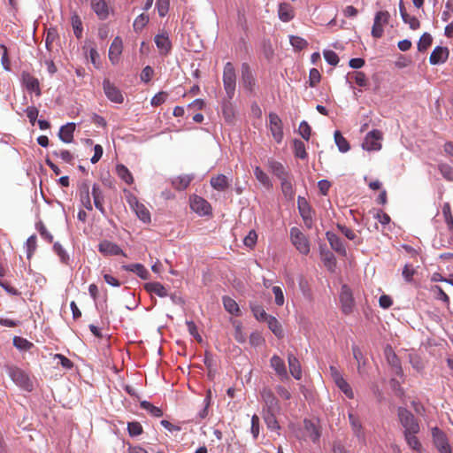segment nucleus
<instances>
[{"mask_svg": "<svg viewBox=\"0 0 453 453\" xmlns=\"http://www.w3.org/2000/svg\"><path fill=\"white\" fill-rule=\"evenodd\" d=\"M290 241L302 255L309 254L311 250L310 241L300 228L294 226L290 229Z\"/></svg>", "mask_w": 453, "mask_h": 453, "instance_id": "f257e3e1", "label": "nucleus"}, {"mask_svg": "<svg viewBox=\"0 0 453 453\" xmlns=\"http://www.w3.org/2000/svg\"><path fill=\"white\" fill-rule=\"evenodd\" d=\"M6 372L12 380L19 388L26 391H31L33 389V384L28 375L21 369L15 366H7Z\"/></svg>", "mask_w": 453, "mask_h": 453, "instance_id": "f03ea898", "label": "nucleus"}, {"mask_svg": "<svg viewBox=\"0 0 453 453\" xmlns=\"http://www.w3.org/2000/svg\"><path fill=\"white\" fill-rule=\"evenodd\" d=\"M223 83L227 96L232 98L235 91L236 75L234 67L230 62H227L224 66Z\"/></svg>", "mask_w": 453, "mask_h": 453, "instance_id": "7ed1b4c3", "label": "nucleus"}, {"mask_svg": "<svg viewBox=\"0 0 453 453\" xmlns=\"http://www.w3.org/2000/svg\"><path fill=\"white\" fill-rule=\"evenodd\" d=\"M398 418L403 427V434L419 432V425L411 411L405 408H399Z\"/></svg>", "mask_w": 453, "mask_h": 453, "instance_id": "20e7f679", "label": "nucleus"}, {"mask_svg": "<svg viewBox=\"0 0 453 453\" xmlns=\"http://www.w3.org/2000/svg\"><path fill=\"white\" fill-rule=\"evenodd\" d=\"M390 19V13L388 11H379L374 15L373 25L372 27V36L380 38L384 33V27L388 25Z\"/></svg>", "mask_w": 453, "mask_h": 453, "instance_id": "39448f33", "label": "nucleus"}, {"mask_svg": "<svg viewBox=\"0 0 453 453\" xmlns=\"http://www.w3.org/2000/svg\"><path fill=\"white\" fill-rule=\"evenodd\" d=\"M269 123L267 125L274 141L280 143L283 140V123L278 114L270 112L268 115Z\"/></svg>", "mask_w": 453, "mask_h": 453, "instance_id": "423d86ee", "label": "nucleus"}, {"mask_svg": "<svg viewBox=\"0 0 453 453\" xmlns=\"http://www.w3.org/2000/svg\"><path fill=\"white\" fill-rule=\"evenodd\" d=\"M381 139L382 134L379 130H372L365 135L362 147L367 151H378L381 149Z\"/></svg>", "mask_w": 453, "mask_h": 453, "instance_id": "0eeeda50", "label": "nucleus"}, {"mask_svg": "<svg viewBox=\"0 0 453 453\" xmlns=\"http://www.w3.org/2000/svg\"><path fill=\"white\" fill-rule=\"evenodd\" d=\"M189 202L191 210L198 215L207 216L211 214V206L204 198L194 195L190 196Z\"/></svg>", "mask_w": 453, "mask_h": 453, "instance_id": "6e6552de", "label": "nucleus"}, {"mask_svg": "<svg viewBox=\"0 0 453 453\" xmlns=\"http://www.w3.org/2000/svg\"><path fill=\"white\" fill-rule=\"evenodd\" d=\"M432 436L434 444L440 453H452L446 434L442 431L434 427L432 429Z\"/></svg>", "mask_w": 453, "mask_h": 453, "instance_id": "1a4fd4ad", "label": "nucleus"}, {"mask_svg": "<svg viewBox=\"0 0 453 453\" xmlns=\"http://www.w3.org/2000/svg\"><path fill=\"white\" fill-rule=\"evenodd\" d=\"M340 302L342 311L345 314H349L354 308V298L350 288L347 285H343L341 288Z\"/></svg>", "mask_w": 453, "mask_h": 453, "instance_id": "9d476101", "label": "nucleus"}, {"mask_svg": "<svg viewBox=\"0 0 453 453\" xmlns=\"http://www.w3.org/2000/svg\"><path fill=\"white\" fill-rule=\"evenodd\" d=\"M104 91L109 100L116 104H121L124 100L121 91L110 81L105 80L103 83Z\"/></svg>", "mask_w": 453, "mask_h": 453, "instance_id": "9b49d317", "label": "nucleus"}, {"mask_svg": "<svg viewBox=\"0 0 453 453\" xmlns=\"http://www.w3.org/2000/svg\"><path fill=\"white\" fill-rule=\"evenodd\" d=\"M128 202L139 219L144 223H149L150 221V213L144 204L139 203L134 196L130 197Z\"/></svg>", "mask_w": 453, "mask_h": 453, "instance_id": "f8f14e48", "label": "nucleus"}, {"mask_svg": "<svg viewBox=\"0 0 453 453\" xmlns=\"http://www.w3.org/2000/svg\"><path fill=\"white\" fill-rule=\"evenodd\" d=\"M123 50V41L119 36H116L109 49V59L112 65H117Z\"/></svg>", "mask_w": 453, "mask_h": 453, "instance_id": "ddd939ff", "label": "nucleus"}, {"mask_svg": "<svg viewBox=\"0 0 453 453\" xmlns=\"http://www.w3.org/2000/svg\"><path fill=\"white\" fill-rule=\"evenodd\" d=\"M298 210L301 217L303 218L306 226L309 228L311 227L312 224V215L311 210L304 197L298 196L297 199Z\"/></svg>", "mask_w": 453, "mask_h": 453, "instance_id": "4468645a", "label": "nucleus"}, {"mask_svg": "<svg viewBox=\"0 0 453 453\" xmlns=\"http://www.w3.org/2000/svg\"><path fill=\"white\" fill-rule=\"evenodd\" d=\"M242 85L249 91H252L256 80L254 74L248 64L243 63L242 65Z\"/></svg>", "mask_w": 453, "mask_h": 453, "instance_id": "2eb2a0df", "label": "nucleus"}, {"mask_svg": "<svg viewBox=\"0 0 453 453\" xmlns=\"http://www.w3.org/2000/svg\"><path fill=\"white\" fill-rule=\"evenodd\" d=\"M21 81L23 86L29 91L34 92L37 96H41L39 81L28 73H22Z\"/></svg>", "mask_w": 453, "mask_h": 453, "instance_id": "dca6fc26", "label": "nucleus"}, {"mask_svg": "<svg viewBox=\"0 0 453 453\" xmlns=\"http://www.w3.org/2000/svg\"><path fill=\"white\" fill-rule=\"evenodd\" d=\"M449 50L446 47L437 46L432 51L429 62L431 65H441L446 62L449 58Z\"/></svg>", "mask_w": 453, "mask_h": 453, "instance_id": "f3484780", "label": "nucleus"}, {"mask_svg": "<svg viewBox=\"0 0 453 453\" xmlns=\"http://www.w3.org/2000/svg\"><path fill=\"white\" fill-rule=\"evenodd\" d=\"M98 250L101 253L107 255V256H112V255H123L125 256L123 250L120 249L119 245L116 243H113L109 241H104L100 242L98 246Z\"/></svg>", "mask_w": 453, "mask_h": 453, "instance_id": "a211bd4d", "label": "nucleus"}, {"mask_svg": "<svg viewBox=\"0 0 453 453\" xmlns=\"http://www.w3.org/2000/svg\"><path fill=\"white\" fill-rule=\"evenodd\" d=\"M79 194L81 204L88 211L93 210V205L89 197V184L88 181H83L80 184Z\"/></svg>", "mask_w": 453, "mask_h": 453, "instance_id": "6ab92c4d", "label": "nucleus"}, {"mask_svg": "<svg viewBox=\"0 0 453 453\" xmlns=\"http://www.w3.org/2000/svg\"><path fill=\"white\" fill-rule=\"evenodd\" d=\"M91 8L100 19L108 18L109 8L104 0H91Z\"/></svg>", "mask_w": 453, "mask_h": 453, "instance_id": "aec40b11", "label": "nucleus"}, {"mask_svg": "<svg viewBox=\"0 0 453 453\" xmlns=\"http://www.w3.org/2000/svg\"><path fill=\"white\" fill-rule=\"evenodd\" d=\"M155 43L163 55H166L172 47L169 35L166 33H161L155 36Z\"/></svg>", "mask_w": 453, "mask_h": 453, "instance_id": "412c9836", "label": "nucleus"}, {"mask_svg": "<svg viewBox=\"0 0 453 453\" xmlns=\"http://www.w3.org/2000/svg\"><path fill=\"white\" fill-rule=\"evenodd\" d=\"M384 354L388 363L395 369V372L396 374H402L403 371L400 361L393 349L390 346H387L384 349Z\"/></svg>", "mask_w": 453, "mask_h": 453, "instance_id": "4be33fe9", "label": "nucleus"}, {"mask_svg": "<svg viewBox=\"0 0 453 453\" xmlns=\"http://www.w3.org/2000/svg\"><path fill=\"white\" fill-rule=\"evenodd\" d=\"M261 396L267 407L266 411H278L279 404L278 400L270 389L264 388L261 392Z\"/></svg>", "mask_w": 453, "mask_h": 453, "instance_id": "5701e85b", "label": "nucleus"}, {"mask_svg": "<svg viewBox=\"0 0 453 453\" xmlns=\"http://www.w3.org/2000/svg\"><path fill=\"white\" fill-rule=\"evenodd\" d=\"M270 365L278 376H280L281 379L288 378L287 368L282 358L277 355H274L271 357Z\"/></svg>", "mask_w": 453, "mask_h": 453, "instance_id": "b1692460", "label": "nucleus"}, {"mask_svg": "<svg viewBox=\"0 0 453 453\" xmlns=\"http://www.w3.org/2000/svg\"><path fill=\"white\" fill-rule=\"evenodd\" d=\"M326 235L331 248L334 250H335L338 254L345 256L346 248L343 245L341 239L339 238V236L332 232H326Z\"/></svg>", "mask_w": 453, "mask_h": 453, "instance_id": "393cba45", "label": "nucleus"}, {"mask_svg": "<svg viewBox=\"0 0 453 453\" xmlns=\"http://www.w3.org/2000/svg\"><path fill=\"white\" fill-rule=\"evenodd\" d=\"M75 130V124L73 122L67 123L60 127L58 137L65 143H70L73 138Z\"/></svg>", "mask_w": 453, "mask_h": 453, "instance_id": "a878e982", "label": "nucleus"}, {"mask_svg": "<svg viewBox=\"0 0 453 453\" xmlns=\"http://www.w3.org/2000/svg\"><path fill=\"white\" fill-rule=\"evenodd\" d=\"M278 17L283 22L290 21L295 17L293 7L287 3L280 4L278 8Z\"/></svg>", "mask_w": 453, "mask_h": 453, "instance_id": "bb28decb", "label": "nucleus"}, {"mask_svg": "<svg viewBox=\"0 0 453 453\" xmlns=\"http://www.w3.org/2000/svg\"><path fill=\"white\" fill-rule=\"evenodd\" d=\"M92 196L94 199L95 207L102 213H105V210L104 207V195L103 192L97 184H94L92 187Z\"/></svg>", "mask_w": 453, "mask_h": 453, "instance_id": "cd10ccee", "label": "nucleus"}, {"mask_svg": "<svg viewBox=\"0 0 453 453\" xmlns=\"http://www.w3.org/2000/svg\"><path fill=\"white\" fill-rule=\"evenodd\" d=\"M211 187L218 191H224L230 185L229 179L224 174H219L211 179Z\"/></svg>", "mask_w": 453, "mask_h": 453, "instance_id": "c85d7f7f", "label": "nucleus"}, {"mask_svg": "<svg viewBox=\"0 0 453 453\" xmlns=\"http://www.w3.org/2000/svg\"><path fill=\"white\" fill-rule=\"evenodd\" d=\"M288 360L291 375L296 380H300L302 378V369L298 359L293 354H288Z\"/></svg>", "mask_w": 453, "mask_h": 453, "instance_id": "c756f323", "label": "nucleus"}, {"mask_svg": "<svg viewBox=\"0 0 453 453\" xmlns=\"http://www.w3.org/2000/svg\"><path fill=\"white\" fill-rule=\"evenodd\" d=\"M265 322L277 338L280 339L284 336L282 326L275 317L270 316Z\"/></svg>", "mask_w": 453, "mask_h": 453, "instance_id": "7c9ffc66", "label": "nucleus"}, {"mask_svg": "<svg viewBox=\"0 0 453 453\" xmlns=\"http://www.w3.org/2000/svg\"><path fill=\"white\" fill-rule=\"evenodd\" d=\"M144 288L159 297H165L168 296L167 289L159 282H148L145 284Z\"/></svg>", "mask_w": 453, "mask_h": 453, "instance_id": "2f4dec72", "label": "nucleus"}, {"mask_svg": "<svg viewBox=\"0 0 453 453\" xmlns=\"http://www.w3.org/2000/svg\"><path fill=\"white\" fill-rule=\"evenodd\" d=\"M193 179V174H183L173 179L172 183L174 188L178 190H184L188 187Z\"/></svg>", "mask_w": 453, "mask_h": 453, "instance_id": "473e14b6", "label": "nucleus"}, {"mask_svg": "<svg viewBox=\"0 0 453 453\" xmlns=\"http://www.w3.org/2000/svg\"><path fill=\"white\" fill-rule=\"evenodd\" d=\"M305 437L311 439L313 442L319 441L320 433L317 426L310 420H304Z\"/></svg>", "mask_w": 453, "mask_h": 453, "instance_id": "72a5a7b5", "label": "nucleus"}, {"mask_svg": "<svg viewBox=\"0 0 453 453\" xmlns=\"http://www.w3.org/2000/svg\"><path fill=\"white\" fill-rule=\"evenodd\" d=\"M275 412L276 411H265L264 413V420L269 430L277 431L279 433L280 426L275 418Z\"/></svg>", "mask_w": 453, "mask_h": 453, "instance_id": "f704fd0d", "label": "nucleus"}, {"mask_svg": "<svg viewBox=\"0 0 453 453\" xmlns=\"http://www.w3.org/2000/svg\"><path fill=\"white\" fill-rule=\"evenodd\" d=\"M125 270L134 273L140 278L146 280L149 277L148 270L141 264H132L124 266Z\"/></svg>", "mask_w": 453, "mask_h": 453, "instance_id": "c9c22d12", "label": "nucleus"}, {"mask_svg": "<svg viewBox=\"0 0 453 453\" xmlns=\"http://www.w3.org/2000/svg\"><path fill=\"white\" fill-rule=\"evenodd\" d=\"M268 166L272 173L277 176L279 179H282L286 176H288V173L283 166V165L277 161H268Z\"/></svg>", "mask_w": 453, "mask_h": 453, "instance_id": "e433bc0d", "label": "nucleus"}, {"mask_svg": "<svg viewBox=\"0 0 453 453\" xmlns=\"http://www.w3.org/2000/svg\"><path fill=\"white\" fill-rule=\"evenodd\" d=\"M254 175L256 179L266 188L272 187V182L268 175L259 167H254Z\"/></svg>", "mask_w": 453, "mask_h": 453, "instance_id": "4c0bfd02", "label": "nucleus"}, {"mask_svg": "<svg viewBox=\"0 0 453 453\" xmlns=\"http://www.w3.org/2000/svg\"><path fill=\"white\" fill-rule=\"evenodd\" d=\"M223 304L226 311H228L232 315H239L240 309L237 303L229 296L223 297Z\"/></svg>", "mask_w": 453, "mask_h": 453, "instance_id": "58836bf2", "label": "nucleus"}, {"mask_svg": "<svg viewBox=\"0 0 453 453\" xmlns=\"http://www.w3.org/2000/svg\"><path fill=\"white\" fill-rule=\"evenodd\" d=\"M334 136L335 144L341 152L345 153L349 150V142L342 136L340 131H335Z\"/></svg>", "mask_w": 453, "mask_h": 453, "instance_id": "ea45409f", "label": "nucleus"}, {"mask_svg": "<svg viewBox=\"0 0 453 453\" xmlns=\"http://www.w3.org/2000/svg\"><path fill=\"white\" fill-rule=\"evenodd\" d=\"M349 419L350 422V425L352 426V429L354 431V434L360 439L364 440V434L362 432V426L358 418L353 414L349 413Z\"/></svg>", "mask_w": 453, "mask_h": 453, "instance_id": "a19ab883", "label": "nucleus"}, {"mask_svg": "<svg viewBox=\"0 0 453 453\" xmlns=\"http://www.w3.org/2000/svg\"><path fill=\"white\" fill-rule=\"evenodd\" d=\"M251 311L254 317L259 321H265L271 315H268L265 309L257 303L250 304Z\"/></svg>", "mask_w": 453, "mask_h": 453, "instance_id": "79ce46f5", "label": "nucleus"}, {"mask_svg": "<svg viewBox=\"0 0 453 453\" xmlns=\"http://www.w3.org/2000/svg\"><path fill=\"white\" fill-rule=\"evenodd\" d=\"M150 18L149 15L142 13L137 16L133 23L134 30L136 33L141 32L146 25L149 23Z\"/></svg>", "mask_w": 453, "mask_h": 453, "instance_id": "37998d69", "label": "nucleus"}, {"mask_svg": "<svg viewBox=\"0 0 453 453\" xmlns=\"http://www.w3.org/2000/svg\"><path fill=\"white\" fill-rule=\"evenodd\" d=\"M118 176L127 184L133 182V176L129 170L123 165H119L116 167Z\"/></svg>", "mask_w": 453, "mask_h": 453, "instance_id": "c03bdc74", "label": "nucleus"}, {"mask_svg": "<svg viewBox=\"0 0 453 453\" xmlns=\"http://www.w3.org/2000/svg\"><path fill=\"white\" fill-rule=\"evenodd\" d=\"M418 433H407L404 434V437L406 440L407 444L410 448H411L414 450L419 451L421 449V443L418 441V439L416 437V434Z\"/></svg>", "mask_w": 453, "mask_h": 453, "instance_id": "a18cd8bd", "label": "nucleus"}, {"mask_svg": "<svg viewBox=\"0 0 453 453\" xmlns=\"http://www.w3.org/2000/svg\"><path fill=\"white\" fill-rule=\"evenodd\" d=\"M409 360L413 367L417 372H422L425 368L424 362L422 358L416 353H411L409 354Z\"/></svg>", "mask_w": 453, "mask_h": 453, "instance_id": "49530a36", "label": "nucleus"}, {"mask_svg": "<svg viewBox=\"0 0 453 453\" xmlns=\"http://www.w3.org/2000/svg\"><path fill=\"white\" fill-rule=\"evenodd\" d=\"M293 145H294V152H295L296 157L302 158V159H304L307 157L305 145L302 141L296 139L293 142Z\"/></svg>", "mask_w": 453, "mask_h": 453, "instance_id": "de8ad7c7", "label": "nucleus"}, {"mask_svg": "<svg viewBox=\"0 0 453 453\" xmlns=\"http://www.w3.org/2000/svg\"><path fill=\"white\" fill-rule=\"evenodd\" d=\"M233 324H234V338H235V340L238 342H240V343L245 342L247 336H246V333L242 329V323L235 320V321L233 322Z\"/></svg>", "mask_w": 453, "mask_h": 453, "instance_id": "09e8293b", "label": "nucleus"}, {"mask_svg": "<svg viewBox=\"0 0 453 453\" xmlns=\"http://www.w3.org/2000/svg\"><path fill=\"white\" fill-rule=\"evenodd\" d=\"M433 38L430 34L424 33L418 42V50L419 51H425L427 50V48L432 44Z\"/></svg>", "mask_w": 453, "mask_h": 453, "instance_id": "8fccbe9b", "label": "nucleus"}, {"mask_svg": "<svg viewBox=\"0 0 453 453\" xmlns=\"http://www.w3.org/2000/svg\"><path fill=\"white\" fill-rule=\"evenodd\" d=\"M352 352H353L354 358L357 362L358 372L362 373L363 372V366L365 365V359H364V357H363V353L360 350V349L357 346H356V345L352 346Z\"/></svg>", "mask_w": 453, "mask_h": 453, "instance_id": "3c124183", "label": "nucleus"}, {"mask_svg": "<svg viewBox=\"0 0 453 453\" xmlns=\"http://www.w3.org/2000/svg\"><path fill=\"white\" fill-rule=\"evenodd\" d=\"M289 42L296 50H303L308 46V42L305 39L296 35L289 36Z\"/></svg>", "mask_w": 453, "mask_h": 453, "instance_id": "603ef678", "label": "nucleus"}, {"mask_svg": "<svg viewBox=\"0 0 453 453\" xmlns=\"http://www.w3.org/2000/svg\"><path fill=\"white\" fill-rule=\"evenodd\" d=\"M141 407L147 411H149L154 417H161L163 415V411L160 408L154 406L150 402L142 401L141 403Z\"/></svg>", "mask_w": 453, "mask_h": 453, "instance_id": "864d4df0", "label": "nucleus"}, {"mask_svg": "<svg viewBox=\"0 0 453 453\" xmlns=\"http://www.w3.org/2000/svg\"><path fill=\"white\" fill-rule=\"evenodd\" d=\"M13 345L19 350H27L31 349L33 343L25 338L15 336L13 338Z\"/></svg>", "mask_w": 453, "mask_h": 453, "instance_id": "5fc2aeb1", "label": "nucleus"}, {"mask_svg": "<svg viewBox=\"0 0 453 453\" xmlns=\"http://www.w3.org/2000/svg\"><path fill=\"white\" fill-rule=\"evenodd\" d=\"M272 291L274 295V298H275L274 302H275L276 305L282 306L285 302V297H284L282 288L280 286H273L272 288Z\"/></svg>", "mask_w": 453, "mask_h": 453, "instance_id": "6e6d98bb", "label": "nucleus"}, {"mask_svg": "<svg viewBox=\"0 0 453 453\" xmlns=\"http://www.w3.org/2000/svg\"><path fill=\"white\" fill-rule=\"evenodd\" d=\"M26 251H27V257L29 259L33 256L35 249H36V237L35 235H31L28 237L26 242Z\"/></svg>", "mask_w": 453, "mask_h": 453, "instance_id": "4d7b16f0", "label": "nucleus"}, {"mask_svg": "<svg viewBox=\"0 0 453 453\" xmlns=\"http://www.w3.org/2000/svg\"><path fill=\"white\" fill-rule=\"evenodd\" d=\"M323 261L325 266L331 272L334 271L336 266V260L334 256L331 252H326L323 256Z\"/></svg>", "mask_w": 453, "mask_h": 453, "instance_id": "13d9d810", "label": "nucleus"}, {"mask_svg": "<svg viewBox=\"0 0 453 453\" xmlns=\"http://www.w3.org/2000/svg\"><path fill=\"white\" fill-rule=\"evenodd\" d=\"M169 5V0H157L156 7L160 17H165L168 13Z\"/></svg>", "mask_w": 453, "mask_h": 453, "instance_id": "bf43d9fd", "label": "nucleus"}, {"mask_svg": "<svg viewBox=\"0 0 453 453\" xmlns=\"http://www.w3.org/2000/svg\"><path fill=\"white\" fill-rule=\"evenodd\" d=\"M325 60L331 65H336L339 63L338 55L331 50H325L323 52Z\"/></svg>", "mask_w": 453, "mask_h": 453, "instance_id": "052dcab7", "label": "nucleus"}, {"mask_svg": "<svg viewBox=\"0 0 453 453\" xmlns=\"http://www.w3.org/2000/svg\"><path fill=\"white\" fill-rule=\"evenodd\" d=\"M336 386L348 398L352 399L354 397V393L350 385L344 379L336 384Z\"/></svg>", "mask_w": 453, "mask_h": 453, "instance_id": "680f3d73", "label": "nucleus"}, {"mask_svg": "<svg viewBox=\"0 0 453 453\" xmlns=\"http://www.w3.org/2000/svg\"><path fill=\"white\" fill-rule=\"evenodd\" d=\"M127 431L130 436H138L142 433V426L139 422H129Z\"/></svg>", "mask_w": 453, "mask_h": 453, "instance_id": "e2e57ef3", "label": "nucleus"}, {"mask_svg": "<svg viewBox=\"0 0 453 453\" xmlns=\"http://www.w3.org/2000/svg\"><path fill=\"white\" fill-rule=\"evenodd\" d=\"M311 127L306 121H302L298 127V133L306 141H309L311 137Z\"/></svg>", "mask_w": 453, "mask_h": 453, "instance_id": "0e129e2a", "label": "nucleus"}, {"mask_svg": "<svg viewBox=\"0 0 453 453\" xmlns=\"http://www.w3.org/2000/svg\"><path fill=\"white\" fill-rule=\"evenodd\" d=\"M54 251L57 253V255L59 257L60 261L62 263H67L69 260V255L67 252L64 250V248L58 243H54L53 246Z\"/></svg>", "mask_w": 453, "mask_h": 453, "instance_id": "69168bd1", "label": "nucleus"}, {"mask_svg": "<svg viewBox=\"0 0 453 453\" xmlns=\"http://www.w3.org/2000/svg\"><path fill=\"white\" fill-rule=\"evenodd\" d=\"M402 19L405 24H408L412 30H416L420 27V22L415 16L406 14L405 18H402Z\"/></svg>", "mask_w": 453, "mask_h": 453, "instance_id": "338daca9", "label": "nucleus"}, {"mask_svg": "<svg viewBox=\"0 0 453 453\" xmlns=\"http://www.w3.org/2000/svg\"><path fill=\"white\" fill-rule=\"evenodd\" d=\"M439 170L446 180L453 181V168L451 166L441 164L439 165Z\"/></svg>", "mask_w": 453, "mask_h": 453, "instance_id": "774afa93", "label": "nucleus"}]
</instances>
